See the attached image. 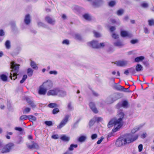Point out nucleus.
I'll list each match as a JSON object with an SVG mask.
<instances>
[{"instance_id":"1","label":"nucleus","mask_w":154,"mask_h":154,"mask_svg":"<svg viewBox=\"0 0 154 154\" xmlns=\"http://www.w3.org/2000/svg\"><path fill=\"white\" fill-rule=\"evenodd\" d=\"M53 86V83L51 80H48L44 82L40 86L38 90V94L40 95H45L48 90L51 88Z\"/></svg>"},{"instance_id":"2","label":"nucleus","mask_w":154,"mask_h":154,"mask_svg":"<svg viewBox=\"0 0 154 154\" xmlns=\"http://www.w3.org/2000/svg\"><path fill=\"white\" fill-rule=\"evenodd\" d=\"M11 68L12 69L10 73V77L15 80L17 78V73L18 72L19 65L17 64L14 62L12 61L10 63Z\"/></svg>"},{"instance_id":"3","label":"nucleus","mask_w":154,"mask_h":154,"mask_svg":"<svg viewBox=\"0 0 154 154\" xmlns=\"http://www.w3.org/2000/svg\"><path fill=\"white\" fill-rule=\"evenodd\" d=\"M138 135L137 134H127L123 137L126 144H128L133 143L138 138Z\"/></svg>"},{"instance_id":"4","label":"nucleus","mask_w":154,"mask_h":154,"mask_svg":"<svg viewBox=\"0 0 154 154\" xmlns=\"http://www.w3.org/2000/svg\"><path fill=\"white\" fill-rule=\"evenodd\" d=\"M114 125V128L112 129L113 132H115L118 131L119 129L122 126V123L117 122L113 121V120H111L109 122L108 124V126L110 128L112 126Z\"/></svg>"},{"instance_id":"5","label":"nucleus","mask_w":154,"mask_h":154,"mask_svg":"<svg viewBox=\"0 0 154 154\" xmlns=\"http://www.w3.org/2000/svg\"><path fill=\"white\" fill-rule=\"evenodd\" d=\"M14 146V145L13 143H9L3 147L1 150V152L3 154L10 152L12 151Z\"/></svg>"},{"instance_id":"6","label":"nucleus","mask_w":154,"mask_h":154,"mask_svg":"<svg viewBox=\"0 0 154 154\" xmlns=\"http://www.w3.org/2000/svg\"><path fill=\"white\" fill-rule=\"evenodd\" d=\"M70 116L67 115L65 116L64 118L62 120L59 125L57 126V128L58 129H60L64 127L68 121V119Z\"/></svg>"},{"instance_id":"7","label":"nucleus","mask_w":154,"mask_h":154,"mask_svg":"<svg viewBox=\"0 0 154 154\" xmlns=\"http://www.w3.org/2000/svg\"><path fill=\"white\" fill-rule=\"evenodd\" d=\"M128 106V103L126 100H123L119 102L116 106V107L117 109H119L121 107L127 108Z\"/></svg>"},{"instance_id":"8","label":"nucleus","mask_w":154,"mask_h":154,"mask_svg":"<svg viewBox=\"0 0 154 154\" xmlns=\"http://www.w3.org/2000/svg\"><path fill=\"white\" fill-rule=\"evenodd\" d=\"M45 20L47 23L52 25H54L56 22L55 19L49 16H47L45 17Z\"/></svg>"},{"instance_id":"9","label":"nucleus","mask_w":154,"mask_h":154,"mask_svg":"<svg viewBox=\"0 0 154 154\" xmlns=\"http://www.w3.org/2000/svg\"><path fill=\"white\" fill-rule=\"evenodd\" d=\"M128 61L126 60H121L116 61L115 64L118 66H126L128 63Z\"/></svg>"},{"instance_id":"10","label":"nucleus","mask_w":154,"mask_h":154,"mask_svg":"<svg viewBox=\"0 0 154 154\" xmlns=\"http://www.w3.org/2000/svg\"><path fill=\"white\" fill-rule=\"evenodd\" d=\"M116 144L117 146H120L123 145H126L123 137L119 138L116 140Z\"/></svg>"},{"instance_id":"11","label":"nucleus","mask_w":154,"mask_h":154,"mask_svg":"<svg viewBox=\"0 0 154 154\" xmlns=\"http://www.w3.org/2000/svg\"><path fill=\"white\" fill-rule=\"evenodd\" d=\"M118 116L119 117L118 119H116L115 118H113L112 120H113L114 121H115L117 122L122 123V121L124 116V113L122 112H120L118 114Z\"/></svg>"},{"instance_id":"12","label":"nucleus","mask_w":154,"mask_h":154,"mask_svg":"<svg viewBox=\"0 0 154 154\" xmlns=\"http://www.w3.org/2000/svg\"><path fill=\"white\" fill-rule=\"evenodd\" d=\"M58 88H55L49 90L47 92V95L48 96H56L57 95V92L58 91Z\"/></svg>"},{"instance_id":"13","label":"nucleus","mask_w":154,"mask_h":154,"mask_svg":"<svg viewBox=\"0 0 154 154\" xmlns=\"http://www.w3.org/2000/svg\"><path fill=\"white\" fill-rule=\"evenodd\" d=\"M25 99L29 105L32 108H35L36 107V105L34 103L33 100L28 97H25Z\"/></svg>"},{"instance_id":"14","label":"nucleus","mask_w":154,"mask_h":154,"mask_svg":"<svg viewBox=\"0 0 154 154\" xmlns=\"http://www.w3.org/2000/svg\"><path fill=\"white\" fill-rule=\"evenodd\" d=\"M88 45L94 48H98L99 43L97 41L93 40L92 41L89 42L88 43Z\"/></svg>"},{"instance_id":"15","label":"nucleus","mask_w":154,"mask_h":154,"mask_svg":"<svg viewBox=\"0 0 154 154\" xmlns=\"http://www.w3.org/2000/svg\"><path fill=\"white\" fill-rule=\"evenodd\" d=\"M103 3L102 0H95L92 2V5L95 7H97Z\"/></svg>"},{"instance_id":"16","label":"nucleus","mask_w":154,"mask_h":154,"mask_svg":"<svg viewBox=\"0 0 154 154\" xmlns=\"http://www.w3.org/2000/svg\"><path fill=\"white\" fill-rule=\"evenodd\" d=\"M89 105L91 109L95 113H98V111L95 105L94 102H90L89 103Z\"/></svg>"},{"instance_id":"17","label":"nucleus","mask_w":154,"mask_h":154,"mask_svg":"<svg viewBox=\"0 0 154 154\" xmlns=\"http://www.w3.org/2000/svg\"><path fill=\"white\" fill-rule=\"evenodd\" d=\"M27 147L28 148L30 149H37L38 148L39 146L38 144L35 143L33 142L32 144L31 145H30L29 144H27Z\"/></svg>"},{"instance_id":"18","label":"nucleus","mask_w":154,"mask_h":154,"mask_svg":"<svg viewBox=\"0 0 154 154\" xmlns=\"http://www.w3.org/2000/svg\"><path fill=\"white\" fill-rule=\"evenodd\" d=\"M58 91L57 95L61 97H64L66 95V93L65 91L60 90L59 88H58Z\"/></svg>"},{"instance_id":"19","label":"nucleus","mask_w":154,"mask_h":154,"mask_svg":"<svg viewBox=\"0 0 154 154\" xmlns=\"http://www.w3.org/2000/svg\"><path fill=\"white\" fill-rule=\"evenodd\" d=\"M24 22L26 25H28L29 24L30 22L29 15L28 14L26 15L24 19Z\"/></svg>"},{"instance_id":"20","label":"nucleus","mask_w":154,"mask_h":154,"mask_svg":"<svg viewBox=\"0 0 154 154\" xmlns=\"http://www.w3.org/2000/svg\"><path fill=\"white\" fill-rule=\"evenodd\" d=\"M143 126V125H140L138 126H136L132 130L131 132L132 134H134L136 131L139 130Z\"/></svg>"},{"instance_id":"21","label":"nucleus","mask_w":154,"mask_h":154,"mask_svg":"<svg viewBox=\"0 0 154 154\" xmlns=\"http://www.w3.org/2000/svg\"><path fill=\"white\" fill-rule=\"evenodd\" d=\"M60 139L63 141L68 142L70 140V137L66 135H63L61 136Z\"/></svg>"},{"instance_id":"22","label":"nucleus","mask_w":154,"mask_h":154,"mask_svg":"<svg viewBox=\"0 0 154 154\" xmlns=\"http://www.w3.org/2000/svg\"><path fill=\"white\" fill-rule=\"evenodd\" d=\"M121 35L122 37H130V34L127 31H122L121 32Z\"/></svg>"},{"instance_id":"23","label":"nucleus","mask_w":154,"mask_h":154,"mask_svg":"<svg viewBox=\"0 0 154 154\" xmlns=\"http://www.w3.org/2000/svg\"><path fill=\"white\" fill-rule=\"evenodd\" d=\"M83 18L86 20L88 21L90 20L91 19V17L88 14H85L83 15Z\"/></svg>"},{"instance_id":"24","label":"nucleus","mask_w":154,"mask_h":154,"mask_svg":"<svg viewBox=\"0 0 154 154\" xmlns=\"http://www.w3.org/2000/svg\"><path fill=\"white\" fill-rule=\"evenodd\" d=\"M144 59V57L143 56H140L135 58L134 59V61L136 62H138L142 61Z\"/></svg>"},{"instance_id":"25","label":"nucleus","mask_w":154,"mask_h":154,"mask_svg":"<svg viewBox=\"0 0 154 154\" xmlns=\"http://www.w3.org/2000/svg\"><path fill=\"white\" fill-rule=\"evenodd\" d=\"M143 69L142 66L140 64H137L136 67V70L137 72H139Z\"/></svg>"},{"instance_id":"26","label":"nucleus","mask_w":154,"mask_h":154,"mask_svg":"<svg viewBox=\"0 0 154 154\" xmlns=\"http://www.w3.org/2000/svg\"><path fill=\"white\" fill-rule=\"evenodd\" d=\"M114 45L115 46L118 47H121L123 45L122 43L120 41H118L116 42H114Z\"/></svg>"},{"instance_id":"27","label":"nucleus","mask_w":154,"mask_h":154,"mask_svg":"<svg viewBox=\"0 0 154 154\" xmlns=\"http://www.w3.org/2000/svg\"><path fill=\"white\" fill-rule=\"evenodd\" d=\"M28 119L31 122L33 121H35L36 120V118L35 117L32 115H29Z\"/></svg>"},{"instance_id":"28","label":"nucleus","mask_w":154,"mask_h":154,"mask_svg":"<svg viewBox=\"0 0 154 154\" xmlns=\"http://www.w3.org/2000/svg\"><path fill=\"white\" fill-rule=\"evenodd\" d=\"M123 86H121L117 84H115L114 85V87L116 90L122 91Z\"/></svg>"},{"instance_id":"29","label":"nucleus","mask_w":154,"mask_h":154,"mask_svg":"<svg viewBox=\"0 0 154 154\" xmlns=\"http://www.w3.org/2000/svg\"><path fill=\"white\" fill-rule=\"evenodd\" d=\"M29 115L27 116L26 115H22L20 116L19 119V120L20 121H23L28 119Z\"/></svg>"},{"instance_id":"30","label":"nucleus","mask_w":154,"mask_h":154,"mask_svg":"<svg viewBox=\"0 0 154 154\" xmlns=\"http://www.w3.org/2000/svg\"><path fill=\"white\" fill-rule=\"evenodd\" d=\"M0 78L2 81L4 82L6 81L7 80L8 77L5 74H2L0 75Z\"/></svg>"},{"instance_id":"31","label":"nucleus","mask_w":154,"mask_h":154,"mask_svg":"<svg viewBox=\"0 0 154 154\" xmlns=\"http://www.w3.org/2000/svg\"><path fill=\"white\" fill-rule=\"evenodd\" d=\"M30 66L33 69H37L38 68V67L36 64L33 61H31Z\"/></svg>"},{"instance_id":"32","label":"nucleus","mask_w":154,"mask_h":154,"mask_svg":"<svg viewBox=\"0 0 154 154\" xmlns=\"http://www.w3.org/2000/svg\"><path fill=\"white\" fill-rule=\"evenodd\" d=\"M33 73V70L30 68H29L27 69V74L29 76L32 75Z\"/></svg>"},{"instance_id":"33","label":"nucleus","mask_w":154,"mask_h":154,"mask_svg":"<svg viewBox=\"0 0 154 154\" xmlns=\"http://www.w3.org/2000/svg\"><path fill=\"white\" fill-rule=\"evenodd\" d=\"M86 139V137L84 136H82L79 137L78 139V140L80 142H82L84 141Z\"/></svg>"},{"instance_id":"34","label":"nucleus","mask_w":154,"mask_h":154,"mask_svg":"<svg viewBox=\"0 0 154 154\" xmlns=\"http://www.w3.org/2000/svg\"><path fill=\"white\" fill-rule=\"evenodd\" d=\"M77 146L78 145L77 144H71L69 148V149L70 151H72L73 150L74 148H76Z\"/></svg>"},{"instance_id":"35","label":"nucleus","mask_w":154,"mask_h":154,"mask_svg":"<svg viewBox=\"0 0 154 154\" xmlns=\"http://www.w3.org/2000/svg\"><path fill=\"white\" fill-rule=\"evenodd\" d=\"M75 39L79 41H82V38L81 36L79 34H76L75 35Z\"/></svg>"},{"instance_id":"36","label":"nucleus","mask_w":154,"mask_h":154,"mask_svg":"<svg viewBox=\"0 0 154 154\" xmlns=\"http://www.w3.org/2000/svg\"><path fill=\"white\" fill-rule=\"evenodd\" d=\"M48 106L51 108H53L56 107L57 106V105L54 103H51L48 104Z\"/></svg>"},{"instance_id":"37","label":"nucleus","mask_w":154,"mask_h":154,"mask_svg":"<svg viewBox=\"0 0 154 154\" xmlns=\"http://www.w3.org/2000/svg\"><path fill=\"white\" fill-rule=\"evenodd\" d=\"M31 109L29 107H26L23 110V113L27 114L30 111Z\"/></svg>"},{"instance_id":"38","label":"nucleus","mask_w":154,"mask_h":154,"mask_svg":"<svg viewBox=\"0 0 154 154\" xmlns=\"http://www.w3.org/2000/svg\"><path fill=\"white\" fill-rule=\"evenodd\" d=\"M5 46L6 48L9 49L11 47L10 42L9 40L7 41L5 43Z\"/></svg>"},{"instance_id":"39","label":"nucleus","mask_w":154,"mask_h":154,"mask_svg":"<svg viewBox=\"0 0 154 154\" xmlns=\"http://www.w3.org/2000/svg\"><path fill=\"white\" fill-rule=\"evenodd\" d=\"M38 25L39 26H42L44 28L46 27V25L43 23H42L41 22H38L37 23Z\"/></svg>"},{"instance_id":"40","label":"nucleus","mask_w":154,"mask_h":154,"mask_svg":"<svg viewBox=\"0 0 154 154\" xmlns=\"http://www.w3.org/2000/svg\"><path fill=\"white\" fill-rule=\"evenodd\" d=\"M23 138L21 137H19L17 141V144H20L23 142Z\"/></svg>"},{"instance_id":"41","label":"nucleus","mask_w":154,"mask_h":154,"mask_svg":"<svg viewBox=\"0 0 154 154\" xmlns=\"http://www.w3.org/2000/svg\"><path fill=\"white\" fill-rule=\"evenodd\" d=\"M45 124L48 126H52L53 125L52 122L51 121H45Z\"/></svg>"},{"instance_id":"42","label":"nucleus","mask_w":154,"mask_h":154,"mask_svg":"<svg viewBox=\"0 0 154 154\" xmlns=\"http://www.w3.org/2000/svg\"><path fill=\"white\" fill-rule=\"evenodd\" d=\"M27 75H23L22 79L20 80V83L22 84L23 83L26 79H27Z\"/></svg>"},{"instance_id":"43","label":"nucleus","mask_w":154,"mask_h":154,"mask_svg":"<svg viewBox=\"0 0 154 154\" xmlns=\"http://www.w3.org/2000/svg\"><path fill=\"white\" fill-rule=\"evenodd\" d=\"M67 108L69 110H72L73 109V107L71 103L70 102L68 103Z\"/></svg>"},{"instance_id":"44","label":"nucleus","mask_w":154,"mask_h":154,"mask_svg":"<svg viewBox=\"0 0 154 154\" xmlns=\"http://www.w3.org/2000/svg\"><path fill=\"white\" fill-rule=\"evenodd\" d=\"M62 43L63 45H69V41L68 39H65L63 41Z\"/></svg>"},{"instance_id":"45","label":"nucleus","mask_w":154,"mask_h":154,"mask_svg":"<svg viewBox=\"0 0 154 154\" xmlns=\"http://www.w3.org/2000/svg\"><path fill=\"white\" fill-rule=\"evenodd\" d=\"M95 120L94 119V117L91 119L89 122V125L90 126H92L95 122Z\"/></svg>"},{"instance_id":"46","label":"nucleus","mask_w":154,"mask_h":154,"mask_svg":"<svg viewBox=\"0 0 154 154\" xmlns=\"http://www.w3.org/2000/svg\"><path fill=\"white\" fill-rule=\"evenodd\" d=\"M124 11L123 9H121L117 11V14L119 16L121 15L123 13Z\"/></svg>"},{"instance_id":"47","label":"nucleus","mask_w":154,"mask_h":154,"mask_svg":"<svg viewBox=\"0 0 154 154\" xmlns=\"http://www.w3.org/2000/svg\"><path fill=\"white\" fill-rule=\"evenodd\" d=\"M117 99H115L113 100V98L109 97L108 99V103H112L114 101L116 100Z\"/></svg>"},{"instance_id":"48","label":"nucleus","mask_w":154,"mask_h":154,"mask_svg":"<svg viewBox=\"0 0 154 154\" xmlns=\"http://www.w3.org/2000/svg\"><path fill=\"white\" fill-rule=\"evenodd\" d=\"M106 45V43L105 42H103L101 43H99L98 48H103Z\"/></svg>"},{"instance_id":"49","label":"nucleus","mask_w":154,"mask_h":154,"mask_svg":"<svg viewBox=\"0 0 154 154\" xmlns=\"http://www.w3.org/2000/svg\"><path fill=\"white\" fill-rule=\"evenodd\" d=\"M59 111V109L57 108H55L52 111L53 114H55L57 113Z\"/></svg>"},{"instance_id":"50","label":"nucleus","mask_w":154,"mask_h":154,"mask_svg":"<svg viewBox=\"0 0 154 154\" xmlns=\"http://www.w3.org/2000/svg\"><path fill=\"white\" fill-rule=\"evenodd\" d=\"M94 119L95 120V121L99 122L101 121L102 120V119L100 117H94Z\"/></svg>"},{"instance_id":"51","label":"nucleus","mask_w":154,"mask_h":154,"mask_svg":"<svg viewBox=\"0 0 154 154\" xmlns=\"http://www.w3.org/2000/svg\"><path fill=\"white\" fill-rule=\"evenodd\" d=\"M49 73L51 74H53L54 75H57V72L56 70L50 71L49 72Z\"/></svg>"},{"instance_id":"52","label":"nucleus","mask_w":154,"mask_h":154,"mask_svg":"<svg viewBox=\"0 0 154 154\" xmlns=\"http://www.w3.org/2000/svg\"><path fill=\"white\" fill-rule=\"evenodd\" d=\"M116 4V2L114 1H110L109 3V5L111 7L114 6Z\"/></svg>"},{"instance_id":"53","label":"nucleus","mask_w":154,"mask_h":154,"mask_svg":"<svg viewBox=\"0 0 154 154\" xmlns=\"http://www.w3.org/2000/svg\"><path fill=\"white\" fill-rule=\"evenodd\" d=\"M149 24V26L154 25V20H149L148 21Z\"/></svg>"},{"instance_id":"54","label":"nucleus","mask_w":154,"mask_h":154,"mask_svg":"<svg viewBox=\"0 0 154 154\" xmlns=\"http://www.w3.org/2000/svg\"><path fill=\"white\" fill-rule=\"evenodd\" d=\"M94 36L96 37H99L101 36V35L99 33H98L97 32L94 31Z\"/></svg>"},{"instance_id":"55","label":"nucleus","mask_w":154,"mask_h":154,"mask_svg":"<svg viewBox=\"0 0 154 154\" xmlns=\"http://www.w3.org/2000/svg\"><path fill=\"white\" fill-rule=\"evenodd\" d=\"M97 137V134H92L91 136V138L92 140H94Z\"/></svg>"},{"instance_id":"56","label":"nucleus","mask_w":154,"mask_h":154,"mask_svg":"<svg viewBox=\"0 0 154 154\" xmlns=\"http://www.w3.org/2000/svg\"><path fill=\"white\" fill-rule=\"evenodd\" d=\"M138 42V40L137 39H133L131 41V43L132 44H134L137 43Z\"/></svg>"},{"instance_id":"57","label":"nucleus","mask_w":154,"mask_h":154,"mask_svg":"<svg viewBox=\"0 0 154 154\" xmlns=\"http://www.w3.org/2000/svg\"><path fill=\"white\" fill-rule=\"evenodd\" d=\"M141 6L144 8H146L148 7L147 3H143L141 5Z\"/></svg>"},{"instance_id":"58","label":"nucleus","mask_w":154,"mask_h":154,"mask_svg":"<svg viewBox=\"0 0 154 154\" xmlns=\"http://www.w3.org/2000/svg\"><path fill=\"white\" fill-rule=\"evenodd\" d=\"M112 37L115 39H116L119 38V35L115 33H113L112 35Z\"/></svg>"},{"instance_id":"59","label":"nucleus","mask_w":154,"mask_h":154,"mask_svg":"<svg viewBox=\"0 0 154 154\" xmlns=\"http://www.w3.org/2000/svg\"><path fill=\"white\" fill-rule=\"evenodd\" d=\"M138 148L139 152H141L143 149V145L141 144L139 145L138 146Z\"/></svg>"},{"instance_id":"60","label":"nucleus","mask_w":154,"mask_h":154,"mask_svg":"<svg viewBox=\"0 0 154 154\" xmlns=\"http://www.w3.org/2000/svg\"><path fill=\"white\" fill-rule=\"evenodd\" d=\"M51 138L53 139H57L58 138V134H54L52 135Z\"/></svg>"},{"instance_id":"61","label":"nucleus","mask_w":154,"mask_h":154,"mask_svg":"<svg viewBox=\"0 0 154 154\" xmlns=\"http://www.w3.org/2000/svg\"><path fill=\"white\" fill-rule=\"evenodd\" d=\"M104 138L103 137H101L100 138V140H99L97 142V144H99L101 143L102 142L103 140V139Z\"/></svg>"},{"instance_id":"62","label":"nucleus","mask_w":154,"mask_h":154,"mask_svg":"<svg viewBox=\"0 0 154 154\" xmlns=\"http://www.w3.org/2000/svg\"><path fill=\"white\" fill-rule=\"evenodd\" d=\"M15 129L16 130L19 131H23V129L20 127H16L15 128Z\"/></svg>"},{"instance_id":"63","label":"nucleus","mask_w":154,"mask_h":154,"mask_svg":"<svg viewBox=\"0 0 154 154\" xmlns=\"http://www.w3.org/2000/svg\"><path fill=\"white\" fill-rule=\"evenodd\" d=\"M11 27L13 29H14L16 26V24L14 22H12L11 23Z\"/></svg>"},{"instance_id":"64","label":"nucleus","mask_w":154,"mask_h":154,"mask_svg":"<svg viewBox=\"0 0 154 154\" xmlns=\"http://www.w3.org/2000/svg\"><path fill=\"white\" fill-rule=\"evenodd\" d=\"M5 35V32L3 30H0V36H3Z\"/></svg>"}]
</instances>
